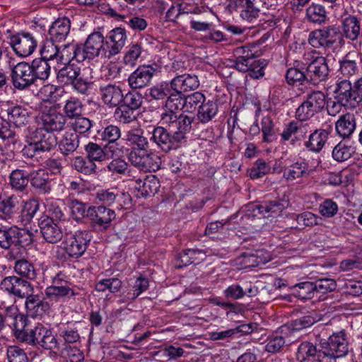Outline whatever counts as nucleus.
Segmentation results:
<instances>
[{"label": "nucleus", "mask_w": 362, "mask_h": 362, "mask_svg": "<svg viewBox=\"0 0 362 362\" xmlns=\"http://www.w3.org/2000/svg\"><path fill=\"white\" fill-rule=\"evenodd\" d=\"M30 186L40 195L49 194L52 191V180L47 170L38 168L30 171Z\"/></svg>", "instance_id": "obj_23"}, {"label": "nucleus", "mask_w": 362, "mask_h": 362, "mask_svg": "<svg viewBox=\"0 0 362 362\" xmlns=\"http://www.w3.org/2000/svg\"><path fill=\"white\" fill-rule=\"evenodd\" d=\"M317 320L312 315H304L284 325L288 328V333L291 331L299 332L314 325Z\"/></svg>", "instance_id": "obj_58"}, {"label": "nucleus", "mask_w": 362, "mask_h": 362, "mask_svg": "<svg viewBox=\"0 0 362 362\" xmlns=\"http://www.w3.org/2000/svg\"><path fill=\"white\" fill-rule=\"evenodd\" d=\"M85 151L87 154V158L93 163H95V161L103 162L115 157H119L117 153H113V151L105 145L102 146L101 145L94 142H89L85 146Z\"/></svg>", "instance_id": "obj_32"}, {"label": "nucleus", "mask_w": 362, "mask_h": 362, "mask_svg": "<svg viewBox=\"0 0 362 362\" xmlns=\"http://www.w3.org/2000/svg\"><path fill=\"white\" fill-rule=\"evenodd\" d=\"M259 213L265 218H275L280 216L286 209L284 201L276 199L274 200L264 201L256 206Z\"/></svg>", "instance_id": "obj_39"}, {"label": "nucleus", "mask_w": 362, "mask_h": 362, "mask_svg": "<svg viewBox=\"0 0 362 362\" xmlns=\"http://www.w3.org/2000/svg\"><path fill=\"white\" fill-rule=\"evenodd\" d=\"M8 310L11 311L16 310L12 314L13 322L11 324V329L16 339L20 342L31 346H37L45 326L37 323L33 328H30L29 320L27 316L21 313H17L16 308H9Z\"/></svg>", "instance_id": "obj_6"}, {"label": "nucleus", "mask_w": 362, "mask_h": 362, "mask_svg": "<svg viewBox=\"0 0 362 362\" xmlns=\"http://www.w3.org/2000/svg\"><path fill=\"white\" fill-rule=\"evenodd\" d=\"M170 91H173L171 81L169 83L163 82L157 83L148 88L146 93V95L149 98L150 101L153 100L164 101Z\"/></svg>", "instance_id": "obj_48"}, {"label": "nucleus", "mask_w": 362, "mask_h": 362, "mask_svg": "<svg viewBox=\"0 0 362 362\" xmlns=\"http://www.w3.org/2000/svg\"><path fill=\"white\" fill-rule=\"evenodd\" d=\"M151 65L139 66L128 78V83L132 89H140L148 86L157 72Z\"/></svg>", "instance_id": "obj_21"}, {"label": "nucleus", "mask_w": 362, "mask_h": 362, "mask_svg": "<svg viewBox=\"0 0 362 362\" xmlns=\"http://www.w3.org/2000/svg\"><path fill=\"white\" fill-rule=\"evenodd\" d=\"M142 52L143 47L140 43L136 42L129 45L123 57L124 63L131 66H134Z\"/></svg>", "instance_id": "obj_62"}, {"label": "nucleus", "mask_w": 362, "mask_h": 362, "mask_svg": "<svg viewBox=\"0 0 362 362\" xmlns=\"http://www.w3.org/2000/svg\"><path fill=\"white\" fill-rule=\"evenodd\" d=\"M63 47V51H71L70 59L78 62L95 58L108 59L105 37L100 32L90 33L84 44H68Z\"/></svg>", "instance_id": "obj_2"}, {"label": "nucleus", "mask_w": 362, "mask_h": 362, "mask_svg": "<svg viewBox=\"0 0 362 362\" xmlns=\"http://www.w3.org/2000/svg\"><path fill=\"white\" fill-rule=\"evenodd\" d=\"M339 72L344 77L349 78L358 73V54L356 52H349L339 61Z\"/></svg>", "instance_id": "obj_37"}, {"label": "nucleus", "mask_w": 362, "mask_h": 362, "mask_svg": "<svg viewBox=\"0 0 362 362\" xmlns=\"http://www.w3.org/2000/svg\"><path fill=\"white\" fill-rule=\"evenodd\" d=\"M56 43H57L56 41H52L50 38L46 40L40 49V58L50 62L54 59L62 62L64 55L59 51L60 47Z\"/></svg>", "instance_id": "obj_46"}, {"label": "nucleus", "mask_w": 362, "mask_h": 362, "mask_svg": "<svg viewBox=\"0 0 362 362\" xmlns=\"http://www.w3.org/2000/svg\"><path fill=\"white\" fill-rule=\"evenodd\" d=\"M262 251H256L255 253L243 252L241 255L242 260L240 264L245 269L258 267L264 264L267 259L262 257Z\"/></svg>", "instance_id": "obj_55"}, {"label": "nucleus", "mask_w": 362, "mask_h": 362, "mask_svg": "<svg viewBox=\"0 0 362 362\" xmlns=\"http://www.w3.org/2000/svg\"><path fill=\"white\" fill-rule=\"evenodd\" d=\"M71 28V21L67 17L59 18L54 21L50 26L48 34L52 41L57 43L64 42Z\"/></svg>", "instance_id": "obj_35"}, {"label": "nucleus", "mask_w": 362, "mask_h": 362, "mask_svg": "<svg viewBox=\"0 0 362 362\" xmlns=\"http://www.w3.org/2000/svg\"><path fill=\"white\" fill-rule=\"evenodd\" d=\"M206 253L202 250H184L176 258L175 267L180 269L192 264H199L206 259Z\"/></svg>", "instance_id": "obj_33"}, {"label": "nucleus", "mask_w": 362, "mask_h": 362, "mask_svg": "<svg viewBox=\"0 0 362 362\" xmlns=\"http://www.w3.org/2000/svg\"><path fill=\"white\" fill-rule=\"evenodd\" d=\"M28 168V165L24 163L11 172L9 185L12 189L23 192L27 189L30 180V171Z\"/></svg>", "instance_id": "obj_30"}, {"label": "nucleus", "mask_w": 362, "mask_h": 362, "mask_svg": "<svg viewBox=\"0 0 362 362\" xmlns=\"http://www.w3.org/2000/svg\"><path fill=\"white\" fill-rule=\"evenodd\" d=\"M313 169L309 168L308 165L305 162H296L289 168H286L284 172V177L288 180H293L302 177L304 174L308 173Z\"/></svg>", "instance_id": "obj_54"}, {"label": "nucleus", "mask_w": 362, "mask_h": 362, "mask_svg": "<svg viewBox=\"0 0 362 362\" xmlns=\"http://www.w3.org/2000/svg\"><path fill=\"white\" fill-rule=\"evenodd\" d=\"M325 105V95L323 92L315 90L306 96V100L297 108L296 117L305 121L320 112Z\"/></svg>", "instance_id": "obj_13"}, {"label": "nucleus", "mask_w": 362, "mask_h": 362, "mask_svg": "<svg viewBox=\"0 0 362 362\" xmlns=\"http://www.w3.org/2000/svg\"><path fill=\"white\" fill-rule=\"evenodd\" d=\"M341 40H343V37L352 42L361 39L362 25L361 18L357 16L349 15L345 17L341 21Z\"/></svg>", "instance_id": "obj_26"}, {"label": "nucleus", "mask_w": 362, "mask_h": 362, "mask_svg": "<svg viewBox=\"0 0 362 362\" xmlns=\"http://www.w3.org/2000/svg\"><path fill=\"white\" fill-rule=\"evenodd\" d=\"M13 270L19 277L27 281L35 280L37 276V272L33 263L25 258L16 259L13 265Z\"/></svg>", "instance_id": "obj_41"}, {"label": "nucleus", "mask_w": 362, "mask_h": 362, "mask_svg": "<svg viewBox=\"0 0 362 362\" xmlns=\"http://www.w3.org/2000/svg\"><path fill=\"white\" fill-rule=\"evenodd\" d=\"M233 66L239 71L248 73L252 78H259L264 75V60L257 59L252 50L246 46L237 47L233 53Z\"/></svg>", "instance_id": "obj_5"}, {"label": "nucleus", "mask_w": 362, "mask_h": 362, "mask_svg": "<svg viewBox=\"0 0 362 362\" xmlns=\"http://www.w3.org/2000/svg\"><path fill=\"white\" fill-rule=\"evenodd\" d=\"M99 93L103 103L110 108H114L124 100V90L120 86L115 83L100 86Z\"/></svg>", "instance_id": "obj_25"}, {"label": "nucleus", "mask_w": 362, "mask_h": 362, "mask_svg": "<svg viewBox=\"0 0 362 362\" xmlns=\"http://www.w3.org/2000/svg\"><path fill=\"white\" fill-rule=\"evenodd\" d=\"M199 86V81L195 74L180 75L171 80L173 91L184 94L185 92L194 90Z\"/></svg>", "instance_id": "obj_34"}, {"label": "nucleus", "mask_w": 362, "mask_h": 362, "mask_svg": "<svg viewBox=\"0 0 362 362\" xmlns=\"http://www.w3.org/2000/svg\"><path fill=\"white\" fill-rule=\"evenodd\" d=\"M332 132L330 127L327 129L319 128L310 131L308 140L304 141L305 148L312 153H319L327 144Z\"/></svg>", "instance_id": "obj_24"}, {"label": "nucleus", "mask_w": 362, "mask_h": 362, "mask_svg": "<svg viewBox=\"0 0 362 362\" xmlns=\"http://www.w3.org/2000/svg\"><path fill=\"white\" fill-rule=\"evenodd\" d=\"M39 209L40 203L37 199L27 200L21 211L19 210V214L17 216V223L23 226L30 224Z\"/></svg>", "instance_id": "obj_40"}, {"label": "nucleus", "mask_w": 362, "mask_h": 362, "mask_svg": "<svg viewBox=\"0 0 362 362\" xmlns=\"http://www.w3.org/2000/svg\"><path fill=\"white\" fill-rule=\"evenodd\" d=\"M84 105L83 103L76 98H70L65 102L63 107V114L65 119H73L76 117L83 115Z\"/></svg>", "instance_id": "obj_49"}, {"label": "nucleus", "mask_w": 362, "mask_h": 362, "mask_svg": "<svg viewBox=\"0 0 362 362\" xmlns=\"http://www.w3.org/2000/svg\"><path fill=\"white\" fill-rule=\"evenodd\" d=\"M218 113L217 100H209L199 107L197 111V119L202 124L208 123L215 119Z\"/></svg>", "instance_id": "obj_43"}, {"label": "nucleus", "mask_w": 362, "mask_h": 362, "mask_svg": "<svg viewBox=\"0 0 362 362\" xmlns=\"http://www.w3.org/2000/svg\"><path fill=\"white\" fill-rule=\"evenodd\" d=\"M78 71H80V67L69 62L57 71V81L59 83L68 86L70 81Z\"/></svg>", "instance_id": "obj_52"}, {"label": "nucleus", "mask_w": 362, "mask_h": 362, "mask_svg": "<svg viewBox=\"0 0 362 362\" xmlns=\"http://www.w3.org/2000/svg\"><path fill=\"white\" fill-rule=\"evenodd\" d=\"M9 44L16 54L25 57L30 55L37 47V40L35 37L27 32L18 33L8 37Z\"/></svg>", "instance_id": "obj_17"}, {"label": "nucleus", "mask_w": 362, "mask_h": 362, "mask_svg": "<svg viewBox=\"0 0 362 362\" xmlns=\"http://www.w3.org/2000/svg\"><path fill=\"white\" fill-rule=\"evenodd\" d=\"M173 124H165L160 117L159 124L154 127L151 141L164 153H169L171 151L177 150L183 144L187 141V134L190 133L192 128L178 124L174 122Z\"/></svg>", "instance_id": "obj_1"}, {"label": "nucleus", "mask_w": 362, "mask_h": 362, "mask_svg": "<svg viewBox=\"0 0 362 362\" xmlns=\"http://www.w3.org/2000/svg\"><path fill=\"white\" fill-rule=\"evenodd\" d=\"M59 104H54L49 107H45L42 110L41 122L45 130L50 132H61L64 129L66 122L65 116L59 110Z\"/></svg>", "instance_id": "obj_15"}, {"label": "nucleus", "mask_w": 362, "mask_h": 362, "mask_svg": "<svg viewBox=\"0 0 362 362\" xmlns=\"http://www.w3.org/2000/svg\"><path fill=\"white\" fill-rule=\"evenodd\" d=\"M52 284L45 290V296L49 301L57 303L66 297L70 298L76 295L73 289L66 285V281L63 284L57 277L53 279Z\"/></svg>", "instance_id": "obj_28"}, {"label": "nucleus", "mask_w": 362, "mask_h": 362, "mask_svg": "<svg viewBox=\"0 0 362 362\" xmlns=\"http://www.w3.org/2000/svg\"><path fill=\"white\" fill-rule=\"evenodd\" d=\"M136 184L135 189L144 197L156 194L160 187L159 180L153 175H146L143 180L141 179L136 180Z\"/></svg>", "instance_id": "obj_38"}, {"label": "nucleus", "mask_w": 362, "mask_h": 362, "mask_svg": "<svg viewBox=\"0 0 362 362\" xmlns=\"http://www.w3.org/2000/svg\"><path fill=\"white\" fill-rule=\"evenodd\" d=\"M320 334L314 339L300 342L296 352V359L298 362H332L327 361L325 350L320 344Z\"/></svg>", "instance_id": "obj_9"}, {"label": "nucleus", "mask_w": 362, "mask_h": 362, "mask_svg": "<svg viewBox=\"0 0 362 362\" xmlns=\"http://www.w3.org/2000/svg\"><path fill=\"white\" fill-rule=\"evenodd\" d=\"M293 294L301 300H309L317 295L314 282L303 281L298 283L293 287Z\"/></svg>", "instance_id": "obj_50"}, {"label": "nucleus", "mask_w": 362, "mask_h": 362, "mask_svg": "<svg viewBox=\"0 0 362 362\" xmlns=\"http://www.w3.org/2000/svg\"><path fill=\"white\" fill-rule=\"evenodd\" d=\"M333 94L341 103H345V109H355L362 102V77L354 84L348 79L339 78L336 81Z\"/></svg>", "instance_id": "obj_7"}, {"label": "nucleus", "mask_w": 362, "mask_h": 362, "mask_svg": "<svg viewBox=\"0 0 362 362\" xmlns=\"http://www.w3.org/2000/svg\"><path fill=\"white\" fill-rule=\"evenodd\" d=\"M116 109L114 112L115 119L122 124H129L136 119L134 110L128 107L122 103L115 107Z\"/></svg>", "instance_id": "obj_61"}, {"label": "nucleus", "mask_w": 362, "mask_h": 362, "mask_svg": "<svg viewBox=\"0 0 362 362\" xmlns=\"http://www.w3.org/2000/svg\"><path fill=\"white\" fill-rule=\"evenodd\" d=\"M288 328L281 326L267 339L265 351L268 353L276 354L280 352L286 343L285 338L288 336Z\"/></svg>", "instance_id": "obj_36"}, {"label": "nucleus", "mask_w": 362, "mask_h": 362, "mask_svg": "<svg viewBox=\"0 0 362 362\" xmlns=\"http://www.w3.org/2000/svg\"><path fill=\"white\" fill-rule=\"evenodd\" d=\"M354 153L351 146H347L340 141L334 146L332 151V157L337 162H344L349 160Z\"/></svg>", "instance_id": "obj_63"}, {"label": "nucleus", "mask_w": 362, "mask_h": 362, "mask_svg": "<svg viewBox=\"0 0 362 362\" xmlns=\"http://www.w3.org/2000/svg\"><path fill=\"white\" fill-rule=\"evenodd\" d=\"M59 336L63 339L62 344L71 345L80 340L78 330L74 327L62 326L59 329Z\"/></svg>", "instance_id": "obj_64"}, {"label": "nucleus", "mask_w": 362, "mask_h": 362, "mask_svg": "<svg viewBox=\"0 0 362 362\" xmlns=\"http://www.w3.org/2000/svg\"><path fill=\"white\" fill-rule=\"evenodd\" d=\"M19 204L18 199L13 195L0 197V218L13 221L19 214Z\"/></svg>", "instance_id": "obj_31"}, {"label": "nucleus", "mask_w": 362, "mask_h": 362, "mask_svg": "<svg viewBox=\"0 0 362 362\" xmlns=\"http://www.w3.org/2000/svg\"><path fill=\"white\" fill-rule=\"evenodd\" d=\"M15 226H1L0 228V247L4 250H9L11 246L15 247Z\"/></svg>", "instance_id": "obj_60"}, {"label": "nucleus", "mask_w": 362, "mask_h": 362, "mask_svg": "<svg viewBox=\"0 0 362 362\" xmlns=\"http://www.w3.org/2000/svg\"><path fill=\"white\" fill-rule=\"evenodd\" d=\"M92 82L87 78H84L81 74V69L80 71H78L76 74L70 81L69 86L79 94L87 95L88 91L90 88Z\"/></svg>", "instance_id": "obj_59"}, {"label": "nucleus", "mask_w": 362, "mask_h": 362, "mask_svg": "<svg viewBox=\"0 0 362 362\" xmlns=\"http://www.w3.org/2000/svg\"><path fill=\"white\" fill-rule=\"evenodd\" d=\"M127 140L132 146V150L138 151H147L149 148L148 138L143 134L129 132L127 135Z\"/></svg>", "instance_id": "obj_57"}, {"label": "nucleus", "mask_w": 362, "mask_h": 362, "mask_svg": "<svg viewBox=\"0 0 362 362\" xmlns=\"http://www.w3.org/2000/svg\"><path fill=\"white\" fill-rule=\"evenodd\" d=\"M25 298V309L32 317L42 316L50 310L49 302L40 294H33L30 292Z\"/></svg>", "instance_id": "obj_27"}, {"label": "nucleus", "mask_w": 362, "mask_h": 362, "mask_svg": "<svg viewBox=\"0 0 362 362\" xmlns=\"http://www.w3.org/2000/svg\"><path fill=\"white\" fill-rule=\"evenodd\" d=\"M80 137L76 133L66 132L59 142L60 152L65 156L72 155L79 146Z\"/></svg>", "instance_id": "obj_44"}, {"label": "nucleus", "mask_w": 362, "mask_h": 362, "mask_svg": "<svg viewBox=\"0 0 362 362\" xmlns=\"http://www.w3.org/2000/svg\"><path fill=\"white\" fill-rule=\"evenodd\" d=\"M7 114L9 122L18 128L25 127L29 122L30 113L26 108L21 105L9 107L7 109Z\"/></svg>", "instance_id": "obj_42"}, {"label": "nucleus", "mask_w": 362, "mask_h": 362, "mask_svg": "<svg viewBox=\"0 0 362 362\" xmlns=\"http://www.w3.org/2000/svg\"><path fill=\"white\" fill-rule=\"evenodd\" d=\"M11 80L13 86L18 90H29L36 85V81L29 63L21 62L16 64L11 71Z\"/></svg>", "instance_id": "obj_14"}, {"label": "nucleus", "mask_w": 362, "mask_h": 362, "mask_svg": "<svg viewBox=\"0 0 362 362\" xmlns=\"http://www.w3.org/2000/svg\"><path fill=\"white\" fill-rule=\"evenodd\" d=\"M115 217V211L106 206H90L88 207L87 218L90 221V227L95 230L106 231L110 227L111 223Z\"/></svg>", "instance_id": "obj_10"}, {"label": "nucleus", "mask_w": 362, "mask_h": 362, "mask_svg": "<svg viewBox=\"0 0 362 362\" xmlns=\"http://www.w3.org/2000/svg\"><path fill=\"white\" fill-rule=\"evenodd\" d=\"M37 226L44 240L51 244L59 242L63 238L60 222L53 219L48 214H42L37 219Z\"/></svg>", "instance_id": "obj_16"}, {"label": "nucleus", "mask_w": 362, "mask_h": 362, "mask_svg": "<svg viewBox=\"0 0 362 362\" xmlns=\"http://www.w3.org/2000/svg\"><path fill=\"white\" fill-rule=\"evenodd\" d=\"M15 247L17 248H25L33 245L34 242V233L32 230L17 226H15Z\"/></svg>", "instance_id": "obj_51"}, {"label": "nucleus", "mask_w": 362, "mask_h": 362, "mask_svg": "<svg viewBox=\"0 0 362 362\" xmlns=\"http://www.w3.org/2000/svg\"><path fill=\"white\" fill-rule=\"evenodd\" d=\"M58 352L70 362H83L84 360L83 351L74 345L62 344Z\"/></svg>", "instance_id": "obj_56"}, {"label": "nucleus", "mask_w": 362, "mask_h": 362, "mask_svg": "<svg viewBox=\"0 0 362 362\" xmlns=\"http://www.w3.org/2000/svg\"><path fill=\"white\" fill-rule=\"evenodd\" d=\"M93 238L92 233L89 230H80L74 234L66 237L63 242L65 252L73 258L81 257L89 245Z\"/></svg>", "instance_id": "obj_11"}, {"label": "nucleus", "mask_w": 362, "mask_h": 362, "mask_svg": "<svg viewBox=\"0 0 362 362\" xmlns=\"http://www.w3.org/2000/svg\"><path fill=\"white\" fill-rule=\"evenodd\" d=\"M184 106H185V103L183 93H180L178 91L169 92L160 117H161L162 122L165 124H173L172 122L178 124L185 122L184 125L192 128L194 117L179 112V110H181Z\"/></svg>", "instance_id": "obj_3"}, {"label": "nucleus", "mask_w": 362, "mask_h": 362, "mask_svg": "<svg viewBox=\"0 0 362 362\" xmlns=\"http://www.w3.org/2000/svg\"><path fill=\"white\" fill-rule=\"evenodd\" d=\"M341 40L340 30L336 25H328L312 30L309 33L308 43L315 49H332L338 40Z\"/></svg>", "instance_id": "obj_8"}, {"label": "nucleus", "mask_w": 362, "mask_h": 362, "mask_svg": "<svg viewBox=\"0 0 362 362\" xmlns=\"http://www.w3.org/2000/svg\"><path fill=\"white\" fill-rule=\"evenodd\" d=\"M261 132L262 141L266 143H272L276 139L275 124L271 116L267 115L261 120Z\"/></svg>", "instance_id": "obj_53"}, {"label": "nucleus", "mask_w": 362, "mask_h": 362, "mask_svg": "<svg viewBox=\"0 0 362 362\" xmlns=\"http://www.w3.org/2000/svg\"><path fill=\"white\" fill-rule=\"evenodd\" d=\"M306 18L310 23L319 25L325 23L328 19L325 7L315 3L307 8Z\"/></svg>", "instance_id": "obj_47"}, {"label": "nucleus", "mask_w": 362, "mask_h": 362, "mask_svg": "<svg viewBox=\"0 0 362 362\" xmlns=\"http://www.w3.org/2000/svg\"><path fill=\"white\" fill-rule=\"evenodd\" d=\"M121 136L122 132L119 127L109 124L98 130L95 139V141L105 143L104 145L121 157L127 150L120 141Z\"/></svg>", "instance_id": "obj_12"}, {"label": "nucleus", "mask_w": 362, "mask_h": 362, "mask_svg": "<svg viewBox=\"0 0 362 362\" xmlns=\"http://www.w3.org/2000/svg\"><path fill=\"white\" fill-rule=\"evenodd\" d=\"M57 144V136L54 134L45 129L37 128L28 138L21 152L24 157L33 158L42 153L51 151Z\"/></svg>", "instance_id": "obj_4"}, {"label": "nucleus", "mask_w": 362, "mask_h": 362, "mask_svg": "<svg viewBox=\"0 0 362 362\" xmlns=\"http://www.w3.org/2000/svg\"><path fill=\"white\" fill-rule=\"evenodd\" d=\"M356 128V116L354 113L346 112L339 116L335 122L337 135L343 139H350Z\"/></svg>", "instance_id": "obj_29"}, {"label": "nucleus", "mask_w": 362, "mask_h": 362, "mask_svg": "<svg viewBox=\"0 0 362 362\" xmlns=\"http://www.w3.org/2000/svg\"><path fill=\"white\" fill-rule=\"evenodd\" d=\"M329 73L327 59L324 57L314 59L306 68L307 81L314 85L325 81Z\"/></svg>", "instance_id": "obj_20"}, {"label": "nucleus", "mask_w": 362, "mask_h": 362, "mask_svg": "<svg viewBox=\"0 0 362 362\" xmlns=\"http://www.w3.org/2000/svg\"><path fill=\"white\" fill-rule=\"evenodd\" d=\"M160 158L147 151L132 150L129 160L132 165L144 172H156L160 168Z\"/></svg>", "instance_id": "obj_18"}, {"label": "nucleus", "mask_w": 362, "mask_h": 362, "mask_svg": "<svg viewBox=\"0 0 362 362\" xmlns=\"http://www.w3.org/2000/svg\"><path fill=\"white\" fill-rule=\"evenodd\" d=\"M50 63V62L39 57L35 58L29 64L36 83L38 80L45 81L49 78L51 71Z\"/></svg>", "instance_id": "obj_45"}, {"label": "nucleus", "mask_w": 362, "mask_h": 362, "mask_svg": "<svg viewBox=\"0 0 362 362\" xmlns=\"http://www.w3.org/2000/svg\"><path fill=\"white\" fill-rule=\"evenodd\" d=\"M127 39L126 30L121 27L115 28L108 33L105 37L108 59L121 52Z\"/></svg>", "instance_id": "obj_22"}, {"label": "nucleus", "mask_w": 362, "mask_h": 362, "mask_svg": "<svg viewBox=\"0 0 362 362\" xmlns=\"http://www.w3.org/2000/svg\"><path fill=\"white\" fill-rule=\"evenodd\" d=\"M0 286L1 289L19 298H25L34 289L28 281L14 275L4 277Z\"/></svg>", "instance_id": "obj_19"}]
</instances>
